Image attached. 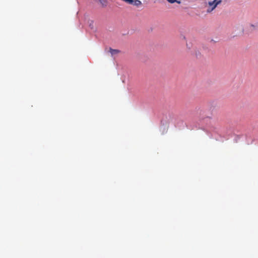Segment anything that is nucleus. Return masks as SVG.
Returning <instances> with one entry per match:
<instances>
[{"mask_svg": "<svg viewBox=\"0 0 258 258\" xmlns=\"http://www.w3.org/2000/svg\"><path fill=\"white\" fill-rule=\"evenodd\" d=\"M221 0H214L212 2H209L208 3L209 8L207 9V12L211 13L216 8L218 5L221 4Z\"/></svg>", "mask_w": 258, "mask_h": 258, "instance_id": "1", "label": "nucleus"}, {"mask_svg": "<svg viewBox=\"0 0 258 258\" xmlns=\"http://www.w3.org/2000/svg\"><path fill=\"white\" fill-rule=\"evenodd\" d=\"M126 3L129 4L136 6L137 7L142 5L141 2L139 0H129L126 1Z\"/></svg>", "mask_w": 258, "mask_h": 258, "instance_id": "2", "label": "nucleus"}, {"mask_svg": "<svg viewBox=\"0 0 258 258\" xmlns=\"http://www.w3.org/2000/svg\"><path fill=\"white\" fill-rule=\"evenodd\" d=\"M109 52L112 55H114L117 54L120 52V50L118 49H114L112 48L109 49Z\"/></svg>", "mask_w": 258, "mask_h": 258, "instance_id": "3", "label": "nucleus"}, {"mask_svg": "<svg viewBox=\"0 0 258 258\" xmlns=\"http://www.w3.org/2000/svg\"><path fill=\"white\" fill-rule=\"evenodd\" d=\"M100 2L102 4V5L104 6H106L107 4V0H100Z\"/></svg>", "mask_w": 258, "mask_h": 258, "instance_id": "4", "label": "nucleus"}, {"mask_svg": "<svg viewBox=\"0 0 258 258\" xmlns=\"http://www.w3.org/2000/svg\"><path fill=\"white\" fill-rule=\"evenodd\" d=\"M168 2H169L171 4H173L174 3L177 2L178 3H180V2L177 1V0H167Z\"/></svg>", "mask_w": 258, "mask_h": 258, "instance_id": "5", "label": "nucleus"}]
</instances>
